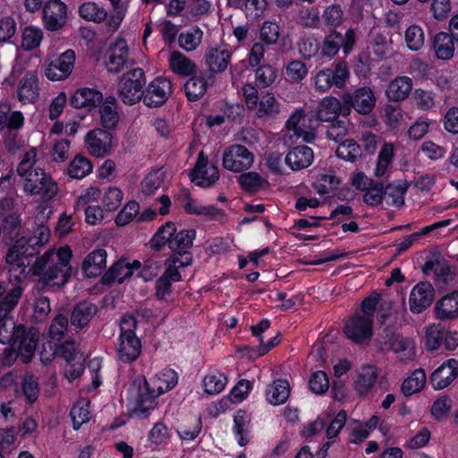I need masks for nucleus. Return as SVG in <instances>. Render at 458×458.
<instances>
[{"mask_svg": "<svg viewBox=\"0 0 458 458\" xmlns=\"http://www.w3.org/2000/svg\"><path fill=\"white\" fill-rule=\"evenodd\" d=\"M172 92V81L165 77H157L143 91V103L148 107H159L166 102Z\"/></svg>", "mask_w": 458, "mask_h": 458, "instance_id": "nucleus-11", "label": "nucleus"}, {"mask_svg": "<svg viewBox=\"0 0 458 458\" xmlns=\"http://www.w3.org/2000/svg\"><path fill=\"white\" fill-rule=\"evenodd\" d=\"M265 180L256 172H249L240 175L239 183L249 192H256L262 188Z\"/></svg>", "mask_w": 458, "mask_h": 458, "instance_id": "nucleus-62", "label": "nucleus"}, {"mask_svg": "<svg viewBox=\"0 0 458 458\" xmlns=\"http://www.w3.org/2000/svg\"><path fill=\"white\" fill-rule=\"evenodd\" d=\"M171 430L162 422H157L148 435V440L152 446L166 445L171 437Z\"/></svg>", "mask_w": 458, "mask_h": 458, "instance_id": "nucleus-58", "label": "nucleus"}, {"mask_svg": "<svg viewBox=\"0 0 458 458\" xmlns=\"http://www.w3.org/2000/svg\"><path fill=\"white\" fill-rule=\"evenodd\" d=\"M192 262L191 254L189 251H174L165 262V270L167 273H176L181 275L179 272L180 268L188 267Z\"/></svg>", "mask_w": 458, "mask_h": 458, "instance_id": "nucleus-51", "label": "nucleus"}, {"mask_svg": "<svg viewBox=\"0 0 458 458\" xmlns=\"http://www.w3.org/2000/svg\"><path fill=\"white\" fill-rule=\"evenodd\" d=\"M405 41L407 47L412 51L420 50L425 42L423 30L417 25L410 26L405 31Z\"/></svg>", "mask_w": 458, "mask_h": 458, "instance_id": "nucleus-60", "label": "nucleus"}, {"mask_svg": "<svg viewBox=\"0 0 458 458\" xmlns=\"http://www.w3.org/2000/svg\"><path fill=\"white\" fill-rule=\"evenodd\" d=\"M146 84L144 71L133 68L123 73L117 87L118 98L128 106H132L143 99V87Z\"/></svg>", "mask_w": 458, "mask_h": 458, "instance_id": "nucleus-5", "label": "nucleus"}, {"mask_svg": "<svg viewBox=\"0 0 458 458\" xmlns=\"http://www.w3.org/2000/svg\"><path fill=\"white\" fill-rule=\"evenodd\" d=\"M70 415L74 429H79L82 424L88 422L90 419L89 403L87 401L78 402L72 408Z\"/></svg>", "mask_w": 458, "mask_h": 458, "instance_id": "nucleus-59", "label": "nucleus"}, {"mask_svg": "<svg viewBox=\"0 0 458 458\" xmlns=\"http://www.w3.org/2000/svg\"><path fill=\"white\" fill-rule=\"evenodd\" d=\"M342 103L336 98L328 96L321 99L316 110V117L324 123L337 120L342 113Z\"/></svg>", "mask_w": 458, "mask_h": 458, "instance_id": "nucleus-30", "label": "nucleus"}, {"mask_svg": "<svg viewBox=\"0 0 458 458\" xmlns=\"http://www.w3.org/2000/svg\"><path fill=\"white\" fill-rule=\"evenodd\" d=\"M116 351L119 360L124 363L132 362L140 354V340L136 335H120Z\"/></svg>", "mask_w": 458, "mask_h": 458, "instance_id": "nucleus-26", "label": "nucleus"}, {"mask_svg": "<svg viewBox=\"0 0 458 458\" xmlns=\"http://www.w3.org/2000/svg\"><path fill=\"white\" fill-rule=\"evenodd\" d=\"M17 98L22 105L35 104L40 96L39 79L35 72H27L19 81Z\"/></svg>", "mask_w": 458, "mask_h": 458, "instance_id": "nucleus-16", "label": "nucleus"}, {"mask_svg": "<svg viewBox=\"0 0 458 458\" xmlns=\"http://www.w3.org/2000/svg\"><path fill=\"white\" fill-rule=\"evenodd\" d=\"M276 77L277 71L270 64L261 65L255 72L256 81L262 88H266L273 84Z\"/></svg>", "mask_w": 458, "mask_h": 458, "instance_id": "nucleus-63", "label": "nucleus"}, {"mask_svg": "<svg viewBox=\"0 0 458 458\" xmlns=\"http://www.w3.org/2000/svg\"><path fill=\"white\" fill-rule=\"evenodd\" d=\"M376 343L381 351L394 352L397 359L403 362L412 360L416 355L413 340L389 331L379 335L376 339Z\"/></svg>", "mask_w": 458, "mask_h": 458, "instance_id": "nucleus-6", "label": "nucleus"}, {"mask_svg": "<svg viewBox=\"0 0 458 458\" xmlns=\"http://www.w3.org/2000/svg\"><path fill=\"white\" fill-rule=\"evenodd\" d=\"M192 182L201 187H209L219 179L217 166L208 163L204 152L199 154L197 163L191 173Z\"/></svg>", "mask_w": 458, "mask_h": 458, "instance_id": "nucleus-15", "label": "nucleus"}, {"mask_svg": "<svg viewBox=\"0 0 458 458\" xmlns=\"http://www.w3.org/2000/svg\"><path fill=\"white\" fill-rule=\"evenodd\" d=\"M253 162V153L243 145H232L223 153V166L233 173L248 170Z\"/></svg>", "mask_w": 458, "mask_h": 458, "instance_id": "nucleus-9", "label": "nucleus"}, {"mask_svg": "<svg viewBox=\"0 0 458 458\" xmlns=\"http://www.w3.org/2000/svg\"><path fill=\"white\" fill-rule=\"evenodd\" d=\"M203 31L199 27L182 32L178 37L179 46L187 52L195 50L202 41Z\"/></svg>", "mask_w": 458, "mask_h": 458, "instance_id": "nucleus-46", "label": "nucleus"}, {"mask_svg": "<svg viewBox=\"0 0 458 458\" xmlns=\"http://www.w3.org/2000/svg\"><path fill=\"white\" fill-rule=\"evenodd\" d=\"M458 377V360L448 359L444 361L430 376L434 389L442 390L451 385Z\"/></svg>", "mask_w": 458, "mask_h": 458, "instance_id": "nucleus-19", "label": "nucleus"}, {"mask_svg": "<svg viewBox=\"0 0 458 458\" xmlns=\"http://www.w3.org/2000/svg\"><path fill=\"white\" fill-rule=\"evenodd\" d=\"M75 62L74 51L69 49L60 55L46 60L45 75L53 81H64L70 76Z\"/></svg>", "mask_w": 458, "mask_h": 458, "instance_id": "nucleus-8", "label": "nucleus"}, {"mask_svg": "<svg viewBox=\"0 0 458 458\" xmlns=\"http://www.w3.org/2000/svg\"><path fill=\"white\" fill-rule=\"evenodd\" d=\"M153 391L154 389L149 386L146 378L139 381L137 395L131 411L134 417L140 420L147 419L157 407V398L159 394Z\"/></svg>", "mask_w": 458, "mask_h": 458, "instance_id": "nucleus-10", "label": "nucleus"}, {"mask_svg": "<svg viewBox=\"0 0 458 458\" xmlns=\"http://www.w3.org/2000/svg\"><path fill=\"white\" fill-rule=\"evenodd\" d=\"M290 395V385L285 379H277L269 384L266 390V399L272 405L284 403Z\"/></svg>", "mask_w": 458, "mask_h": 458, "instance_id": "nucleus-37", "label": "nucleus"}, {"mask_svg": "<svg viewBox=\"0 0 458 458\" xmlns=\"http://www.w3.org/2000/svg\"><path fill=\"white\" fill-rule=\"evenodd\" d=\"M97 312V307L89 302H81L76 305L71 315V323L77 327H83L88 325Z\"/></svg>", "mask_w": 458, "mask_h": 458, "instance_id": "nucleus-43", "label": "nucleus"}, {"mask_svg": "<svg viewBox=\"0 0 458 458\" xmlns=\"http://www.w3.org/2000/svg\"><path fill=\"white\" fill-rule=\"evenodd\" d=\"M259 118L273 117L279 114L280 105L274 94L267 92L258 99L256 108H250Z\"/></svg>", "mask_w": 458, "mask_h": 458, "instance_id": "nucleus-40", "label": "nucleus"}, {"mask_svg": "<svg viewBox=\"0 0 458 458\" xmlns=\"http://www.w3.org/2000/svg\"><path fill=\"white\" fill-rule=\"evenodd\" d=\"M168 61L171 70L182 76L191 75L196 70V64L186 55L178 51L172 52Z\"/></svg>", "mask_w": 458, "mask_h": 458, "instance_id": "nucleus-42", "label": "nucleus"}, {"mask_svg": "<svg viewBox=\"0 0 458 458\" xmlns=\"http://www.w3.org/2000/svg\"><path fill=\"white\" fill-rule=\"evenodd\" d=\"M377 377L378 371L375 366H362L357 372L354 389L360 395H365L374 387Z\"/></svg>", "mask_w": 458, "mask_h": 458, "instance_id": "nucleus-32", "label": "nucleus"}, {"mask_svg": "<svg viewBox=\"0 0 458 458\" xmlns=\"http://www.w3.org/2000/svg\"><path fill=\"white\" fill-rule=\"evenodd\" d=\"M165 181V172L156 169L148 174L141 182V191L146 196H151L162 186Z\"/></svg>", "mask_w": 458, "mask_h": 458, "instance_id": "nucleus-48", "label": "nucleus"}, {"mask_svg": "<svg viewBox=\"0 0 458 458\" xmlns=\"http://www.w3.org/2000/svg\"><path fill=\"white\" fill-rule=\"evenodd\" d=\"M86 148L95 157L104 156L111 148L112 135L102 129L90 131L85 138Z\"/></svg>", "mask_w": 458, "mask_h": 458, "instance_id": "nucleus-24", "label": "nucleus"}, {"mask_svg": "<svg viewBox=\"0 0 458 458\" xmlns=\"http://www.w3.org/2000/svg\"><path fill=\"white\" fill-rule=\"evenodd\" d=\"M51 231L47 226L40 225L36 229L32 237L30 239L26 237L19 238L10 249H13L20 242L24 241L25 242L23 244L24 246L22 247V250H26V252H29L30 255H21L20 257V261L28 262L30 264V258L37 252L36 246L41 247L47 243Z\"/></svg>", "mask_w": 458, "mask_h": 458, "instance_id": "nucleus-23", "label": "nucleus"}, {"mask_svg": "<svg viewBox=\"0 0 458 458\" xmlns=\"http://www.w3.org/2000/svg\"><path fill=\"white\" fill-rule=\"evenodd\" d=\"M178 383L177 373L172 369H165L148 380V384L159 395L174 388Z\"/></svg>", "mask_w": 458, "mask_h": 458, "instance_id": "nucleus-34", "label": "nucleus"}, {"mask_svg": "<svg viewBox=\"0 0 458 458\" xmlns=\"http://www.w3.org/2000/svg\"><path fill=\"white\" fill-rule=\"evenodd\" d=\"M454 38L446 32H438L432 42V49L439 60L447 61L454 55Z\"/></svg>", "mask_w": 458, "mask_h": 458, "instance_id": "nucleus-33", "label": "nucleus"}, {"mask_svg": "<svg viewBox=\"0 0 458 458\" xmlns=\"http://www.w3.org/2000/svg\"><path fill=\"white\" fill-rule=\"evenodd\" d=\"M208 81L202 76H192L189 79L185 85L184 90L189 100L195 101L202 97L208 88Z\"/></svg>", "mask_w": 458, "mask_h": 458, "instance_id": "nucleus-52", "label": "nucleus"}, {"mask_svg": "<svg viewBox=\"0 0 458 458\" xmlns=\"http://www.w3.org/2000/svg\"><path fill=\"white\" fill-rule=\"evenodd\" d=\"M426 373L424 369H415L402 384V392L405 396H411L420 392L426 385Z\"/></svg>", "mask_w": 458, "mask_h": 458, "instance_id": "nucleus-45", "label": "nucleus"}, {"mask_svg": "<svg viewBox=\"0 0 458 458\" xmlns=\"http://www.w3.org/2000/svg\"><path fill=\"white\" fill-rule=\"evenodd\" d=\"M182 279L181 275L176 273H167L166 271L157 279L156 283V295L160 300H166L172 293V283L179 282Z\"/></svg>", "mask_w": 458, "mask_h": 458, "instance_id": "nucleus-50", "label": "nucleus"}, {"mask_svg": "<svg viewBox=\"0 0 458 458\" xmlns=\"http://www.w3.org/2000/svg\"><path fill=\"white\" fill-rule=\"evenodd\" d=\"M343 103L352 106L360 114H367L375 106V97L369 88L364 87L358 89L353 94H344Z\"/></svg>", "mask_w": 458, "mask_h": 458, "instance_id": "nucleus-22", "label": "nucleus"}, {"mask_svg": "<svg viewBox=\"0 0 458 458\" xmlns=\"http://www.w3.org/2000/svg\"><path fill=\"white\" fill-rule=\"evenodd\" d=\"M350 76L346 64L339 63L335 70L324 68L317 71L311 77V83L314 89L320 93H327L335 85L343 89Z\"/></svg>", "mask_w": 458, "mask_h": 458, "instance_id": "nucleus-7", "label": "nucleus"}, {"mask_svg": "<svg viewBox=\"0 0 458 458\" xmlns=\"http://www.w3.org/2000/svg\"><path fill=\"white\" fill-rule=\"evenodd\" d=\"M314 159L313 150L307 146L293 148L285 157V163L293 171L307 168Z\"/></svg>", "mask_w": 458, "mask_h": 458, "instance_id": "nucleus-29", "label": "nucleus"}, {"mask_svg": "<svg viewBox=\"0 0 458 458\" xmlns=\"http://www.w3.org/2000/svg\"><path fill=\"white\" fill-rule=\"evenodd\" d=\"M196 236L194 230H181L175 232L170 242V249L173 251H187L193 244Z\"/></svg>", "mask_w": 458, "mask_h": 458, "instance_id": "nucleus-53", "label": "nucleus"}, {"mask_svg": "<svg viewBox=\"0 0 458 458\" xmlns=\"http://www.w3.org/2000/svg\"><path fill=\"white\" fill-rule=\"evenodd\" d=\"M231 60V53L225 48H210L206 52L205 63L209 70V77L213 82V75L225 72Z\"/></svg>", "mask_w": 458, "mask_h": 458, "instance_id": "nucleus-25", "label": "nucleus"}, {"mask_svg": "<svg viewBox=\"0 0 458 458\" xmlns=\"http://www.w3.org/2000/svg\"><path fill=\"white\" fill-rule=\"evenodd\" d=\"M269 327L270 321L268 319H263L258 325L251 327L253 335L258 337L260 343V345L258 348L259 355H264L279 343L277 336L272 337L267 343H264V336L262 335V333L267 330Z\"/></svg>", "mask_w": 458, "mask_h": 458, "instance_id": "nucleus-49", "label": "nucleus"}, {"mask_svg": "<svg viewBox=\"0 0 458 458\" xmlns=\"http://www.w3.org/2000/svg\"><path fill=\"white\" fill-rule=\"evenodd\" d=\"M233 433L237 438V442L241 446L247 445L250 441V415L242 411L239 410L233 416Z\"/></svg>", "mask_w": 458, "mask_h": 458, "instance_id": "nucleus-38", "label": "nucleus"}, {"mask_svg": "<svg viewBox=\"0 0 458 458\" xmlns=\"http://www.w3.org/2000/svg\"><path fill=\"white\" fill-rule=\"evenodd\" d=\"M131 64L129 56V48L127 42L123 38H117L112 44L107 51L106 67L108 72L113 73L120 72L125 67Z\"/></svg>", "mask_w": 458, "mask_h": 458, "instance_id": "nucleus-14", "label": "nucleus"}, {"mask_svg": "<svg viewBox=\"0 0 458 458\" xmlns=\"http://www.w3.org/2000/svg\"><path fill=\"white\" fill-rule=\"evenodd\" d=\"M175 232L176 227L173 222H166L161 225L149 242L151 249L159 251L166 244L170 247V242Z\"/></svg>", "mask_w": 458, "mask_h": 458, "instance_id": "nucleus-44", "label": "nucleus"}, {"mask_svg": "<svg viewBox=\"0 0 458 458\" xmlns=\"http://www.w3.org/2000/svg\"><path fill=\"white\" fill-rule=\"evenodd\" d=\"M67 7L60 0H50L43 9V21L47 30L54 31L61 29L66 22Z\"/></svg>", "mask_w": 458, "mask_h": 458, "instance_id": "nucleus-18", "label": "nucleus"}, {"mask_svg": "<svg viewBox=\"0 0 458 458\" xmlns=\"http://www.w3.org/2000/svg\"><path fill=\"white\" fill-rule=\"evenodd\" d=\"M43 32L36 27H27L22 33L21 47L25 50H32L39 47Z\"/></svg>", "mask_w": 458, "mask_h": 458, "instance_id": "nucleus-61", "label": "nucleus"}, {"mask_svg": "<svg viewBox=\"0 0 458 458\" xmlns=\"http://www.w3.org/2000/svg\"><path fill=\"white\" fill-rule=\"evenodd\" d=\"M280 26L276 22L264 21L259 29V39L266 46H274L280 38Z\"/></svg>", "mask_w": 458, "mask_h": 458, "instance_id": "nucleus-56", "label": "nucleus"}, {"mask_svg": "<svg viewBox=\"0 0 458 458\" xmlns=\"http://www.w3.org/2000/svg\"><path fill=\"white\" fill-rule=\"evenodd\" d=\"M72 251L68 245L47 250L38 258L31 267L33 275L39 276V281L49 285L63 286L71 276L70 265Z\"/></svg>", "mask_w": 458, "mask_h": 458, "instance_id": "nucleus-3", "label": "nucleus"}, {"mask_svg": "<svg viewBox=\"0 0 458 458\" xmlns=\"http://www.w3.org/2000/svg\"><path fill=\"white\" fill-rule=\"evenodd\" d=\"M305 116L303 109H296L287 120L286 128L296 138H301L303 141L310 143L315 140L316 134L307 130Z\"/></svg>", "mask_w": 458, "mask_h": 458, "instance_id": "nucleus-27", "label": "nucleus"}, {"mask_svg": "<svg viewBox=\"0 0 458 458\" xmlns=\"http://www.w3.org/2000/svg\"><path fill=\"white\" fill-rule=\"evenodd\" d=\"M394 145L392 143H385L378 154L377 166L374 172L376 177H383L390 165L394 157Z\"/></svg>", "mask_w": 458, "mask_h": 458, "instance_id": "nucleus-54", "label": "nucleus"}, {"mask_svg": "<svg viewBox=\"0 0 458 458\" xmlns=\"http://www.w3.org/2000/svg\"><path fill=\"white\" fill-rule=\"evenodd\" d=\"M92 168L89 158L77 155L69 164L68 174L74 179H82L91 173Z\"/></svg>", "mask_w": 458, "mask_h": 458, "instance_id": "nucleus-47", "label": "nucleus"}, {"mask_svg": "<svg viewBox=\"0 0 458 458\" xmlns=\"http://www.w3.org/2000/svg\"><path fill=\"white\" fill-rule=\"evenodd\" d=\"M100 121L104 127L107 129L114 128L119 122V114L117 112V101L114 97H108L99 108Z\"/></svg>", "mask_w": 458, "mask_h": 458, "instance_id": "nucleus-41", "label": "nucleus"}, {"mask_svg": "<svg viewBox=\"0 0 458 458\" xmlns=\"http://www.w3.org/2000/svg\"><path fill=\"white\" fill-rule=\"evenodd\" d=\"M38 150L30 148L21 157L17 166V174L22 178L25 192L38 195L45 200L53 199L58 192V186L44 169L35 166Z\"/></svg>", "mask_w": 458, "mask_h": 458, "instance_id": "nucleus-2", "label": "nucleus"}, {"mask_svg": "<svg viewBox=\"0 0 458 458\" xmlns=\"http://www.w3.org/2000/svg\"><path fill=\"white\" fill-rule=\"evenodd\" d=\"M227 383L226 377L220 373H209L208 374L202 382L204 391L208 394H216L221 393Z\"/></svg>", "mask_w": 458, "mask_h": 458, "instance_id": "nucleus-55", "label": "nucleus"}, {"mask_svg": "<svg viewBox=\"0 0 458 458\" xmlns=\"http://www.w3.org/2000/svg\"><path fill=\"white\" fill-rule=\"evenodd\" d=\"M184 210L191 215L202 216L208 220L223 221L225 213L214 206H203L191 197L189 191L182 190L180 193Z\"/></svg>", "mask_w": 458, "mask_h": 458, "instance_id": "nucleus-17", "label": "nucleus"}, {"mask_svg": "<svg viewBox=\"0 0 458 458\" xmlns=\"http://www.w3.org/2000/svg\"><path fill=\"white\" fill-rule=\"evenodd\" d=\"M141 264L139 260L130 263L126 259H120L114 263L102 276L104 284H113L114 283H123L126 278L132 276L135 270L140 269Z\"/></svg>", "mask_w": 458, "mask_h": 458, "instance_id": "nucleus-21", "label": "nucleus"}, {"mask_svg": "<svg viewBox=\"0 0 458 458\" xmlns=\"http://www.w3.org/2000/svg\"><path fill=\"white\" fill-rule=\"evenodd\" d=\"M106 267V251L98 249L89 253L83 260L82 270L89 278L100 276Z\"/></svg>", "mask_w": 458, "mask_h": 458, "instance_id": "nucleus-28", "label": "nucleus"}, {"mask_svg": "<svg viewBox=\"0 0 458 458\" xmlns=\"http://www.w3.org/2000/svg\"><path fill=\"white\" fill-rule=\"evenodd\" d=\"M335 153L344 160L355 162L361 157V148L354 140H346L337 147Z\"/></svg>", "mask_w": 458, "mask_h": 458, "instance_id": "nucleus-57", "label": "nucleus"}, {"mask_svg": "<svg viewBox=\"0 0 458 458\" xmlns=\"http://www.w3.org/2000/svg\"><path fill=\"white\" fill-rule=\"evenodd\" d=\"M434 299V288L428 282L417 284L411 290L409 299L410 310L420 314L430 306Z\"/></svg>", "mask_w": 458, "mask_h": 458, "instance_id": "nucleus-20", "label": "nucleus"}, {"mask_svg": "<svg viewBox=\"0 0 458 458\" xmlns=\"http://www.w3.org/2000/svg\"><path fill=\"white\" fill-rule=\"evenodd\" d=\"M412 87L413 82L410 77L398 76L389 82L386 90V95L391 101H403L409 97Z\"/></svg>", "mask_w": 458, "mask_h": 458, "instance_id": "nucleus-31", "label": "nucleus"}, {"mask_svg": "<svg viewBox=\"0 0 458 458\" xmlns=\"http://www.w3.org/2000/svg\"><path fill=\"white\" fill-rule=\"evenodd\" d=\"M437 318L450 320L458 318V292H453L439 300L435 306Z\"/></svg>", "mask_w": 458, "mask_h": 458, "instance_id": "nucleus-36", "label": "nucleus"}, {"mask_svg": "<svg viewBox=\"0 0 458 458\" xmlns=\"http://www.w3.org/2000/svg\"><path fill=\"white\" fill-rule=\"evenodd\" d=\"M373 321L369 317L355 314L344 326L346 337L355 344H362L372 336Z\"/></svg>", "mask_w": 458, "mask_h": 458, "instance_id": "nucleus-13", "label": "nucleus"}, {"mask_svg": "<svg viewBox=\"0 0 458 458\" xmlns=\"http://www.w3.org/2000/svg\"><path fill=\"white\" fill-rule=\"evenodd\" d=\"M39 340V331L36 327L26 328L19 325L13 344L17 345L19 355L23 362L30 361Z\"/></svg>", "mask_w": 458, "mask_h": 458, "instance_id": "nucleus-12", "label": "nucleus"}, {"mask_svg": "<svg viewBox=\"0 0 458 458\" xmlns=\"http://www.w3.org/2000/svg\"><path fill=\"white\" fill-rule=\"evenodd\" d=\"M285 74L292 82H301L308 74L307 65L299 60L290 62L285 68Z\"/></svg>", "mask_w": 458, "mask_h": 458, "instance_id": "nucleus-64", "label": "nucleus"}, {"mask_svg": "<svg viewBox=\"0 0 458 458\" xmlns=\"http://www.w3.org/2000/svg\"><path fill=\"white\" fill-rule=\"evenodd\" d=\"M125 11L122 6H116L108 15L107 11L95 2H85L79 7V15L85 21L101 23L106 21V27L110 32L116 31L123 18Z\"/></svg>", "mask_w": 458, "mask_h": 458, "instance_id": "nucleus-4", "label": "nucleus"}, {"mask_svg": "<svg viewBox=\"0 0 458 458\" xmlns=\"http://www.w3.org/2000/svg\"><path fill=\"white\" fill-rule=\"evenodd\" d=\"M408 190L406 182L394 181L384 188V198L388 205L401 208L404 204V195Z\"/></svg>", "mask_w": 458, "mask_h": 458, "instance_id": "nucleus-39", "label": "nucleus"}, {"mask_svg": "<svg viewBox=\"0 0 458 458\" xmlns=\"http://www.w3.org/2000/svg\"><path fill=\"white\" fill-rule=\"evenodd\" d=\"M24 242L21 241L13 249H9L5 257L10 268L8 279L0 281V318H6L10 315L24 292L29 263L19 259L21 255H30L26 250H22Z\"/></svg>", "mask_w": 458, "mask_h": 458, "instance_id": "nucleus-1", "label": "nucleus"}, {"mask_svg": "<svg viewBox=\"0 0 458 458\" xmlns=\"http://www.w3.org/2000/svg\"><path fill=\"white\" fill-rule=\"evenodd\" d=\"M103 100V95L100 91L83 88L78 89L71 98V105L75 108H91L98 106Z\"/></svg>", "mask_w": 458, "mask_h": 458, "instance_id": "nucleus-35", "label": "nucleus"}]
</instances>
